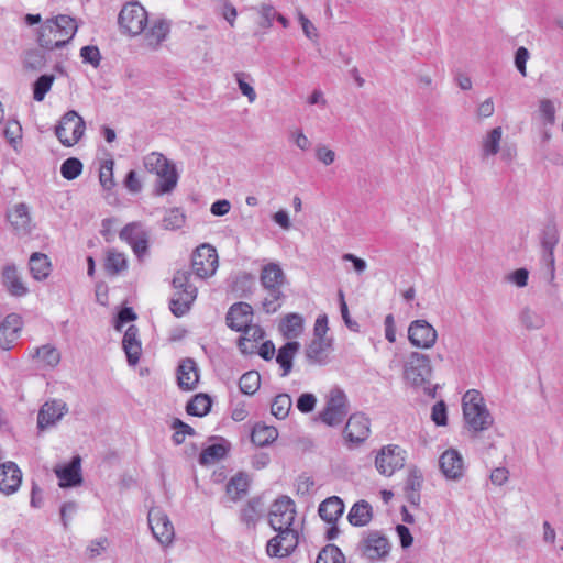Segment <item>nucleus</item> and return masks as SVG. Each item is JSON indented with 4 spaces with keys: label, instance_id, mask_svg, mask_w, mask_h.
<instances>
[{
    "label": "nucleus",
    "instance_id": "423d86ee",
    "mask_svg": "<svg viewBox=\"0 0 563 563\" xmlns=\"http://www.w3.org/2000/svg\"><path fill=\"white\" fill-rule=\"evenodd\" d=\"M147 23V12L137 1L125 3L118 15V24L121 33L129 36L142 34Z\"/></svg>",
    "mask_w": 563,
    "mask_h": 563
},
{
    "label": "nucleus",
    "instance_id": "20e7f679",
    "mask_svg": "<svg viewBox=\"0 0 563 563\" xmlns=\"http://www.w3.org/2000/svg\"><path fill=\"white\" fill-rule=\"evenodd\" d=\"M191 272L177 271L173 278L175 292L170 299V311L176 317L186 314L197 298V288L189 283Z\"/></svg>",
    "mask_w": 563,
    "mask_h": 563
},
{
    "label": "nucleus",
    "instance_id": "6ab92c4d",
    "mask_svg": "<svg viewBox=\"0 0 563 563\" xmlns=\"http://www.w3.org/2000/svg\"><path fill=\"white\" fill-rule=\"evenodd\" d=\"M439 466L446 479L459 481L464 475V459L455 449H449L441 454Z\"/></svg>",
    "mask_w": 563,
    "mask_h": 563
},
{
    "label": "nucleus",
    "instance_id": "cd10ccee",
    "mask_svg": "<svg viewBox=\"0 0 563 563\" xmlns=\"http://www.w3.org/2000/svg\"><path fill=\"white\" fill-rule=\"evenodd\" d=\"M197 364L191 358L181 361L177 369L178 386L184 390H191L198 383Z\"/></svg>",
    "mask_w": 563,
    "mask_h": 563
},
{
    "label": "nucleus",
    "instance_id": "6e6d98bb",
    "mask_svg": "<svg viewBox=\"0 0 563 563\" xmlns=\"http://www.w3.org/2000/svg\"><path fill=\"white\" fill-rule=\"evenodd\" d=\"M113 166L114 162L112 159H108L104 161L100 167L99 180L101 186L107 190L112 189L114 186Z\"/></svg>",
    "mask_w": 563,
    "mask_h": 563
},
{
    "label": "nucleus",
    "instance_id": "864d4df0",
    "mask_svg": "<svg viewBox=\"0 0 563 563\" xmlns=\"http://www.w3.org/2000/svg\"><path fill=\"white\" fill-rule=\"evenodd\" d=\"M82 172V163L76 157L65 159L60 166V174L67 180L77 178Z\"/></svg>",
    "mask_w": 563,
    "mask_h": 563
},
{
    "label": "nucleus",
    "instance_id": "8fccbe9b",
    "mask_svg": "<svg viewBox=\"0 0 563 563\" xmlns=\"http://www.w3.org/2000/svg\"><path fill=\"white\" fill-rule=\"evenodd\" d=\"M316 563H345V558L336 545L328 544L320 551Z\"/></svg>",
    "mask_w": 563,
    "mask_h": 563
},
{
    "label": "nucleus",
    "instance_id": "c9c22d12",
    "mask_svg": "<svg viewBox=\"0 0 563 563\" xmlns=\"http://www.w3.org/2000/svg\"><path fill=\"white\" fill-rule=\"evenodd\" d=\"M373 518V508L366 500L355 503L349 511L347 520L354 527H364Z\"/></svg>",
    "mask_w": 563,
    "mask_h": 563
},
{
    "label": "nucleus",
    "instance_id": "de8ad7c7",
    "mask_svg": "<svg viewBox=\"0 0 563 563\" xmlns=\"http://www.w3.org/2000/svg\"><path fill=\"white\" fill-rule=\"evenodd\" d=\"M292 406V400L288 394L277 395L271 406L272 415L277 419H285Z\"/></svg>",
    "mask_w": 563,
    "mask_h": 563
},
{
    "label": "nucleus",
    "instance_id": "dca6fc26",
    "mask_svg": "<svg viewBox=\"0 0 563 563\" xmlns=\"http://www.w3.org/2000/svg\"><path fill=\"white\" fill-rule=\"evenodd\" d=\"M277 531L278 534L267 542V554L274 558L288 556L298 545V531L294 528Z\"/></svg>",
    "mask_w": 563,
    "mask_h": 563
},
{
    "label": "nucleus",
    "instance_id": "603ef678",
    "mask_svg": "<svg viewBox=\"0 0 563 563\" xmlns=\"http://www.w3.org/2000/svg\"><path fill=\"white\" fill-rule=\"evenodd\" d=\"M55 80L54 75H42L33 85V98L36 101H42L46 93L51 90V87Z\"/></svg>",
    "mask_w": 563,
    "mask_h": 563
},
{
    "label": "nucleus",
    "instance_id": "6e6552de",
    "mask_svg": "<svg viewBox=\"0 0 563 563\" xmlns=\"http://www.w3.org/2000/svg\"><path fill=\"white\" fill-rule=\"evenodd\" d=\"M84 119L75 111H67L55 128V134L64 146H73L79 142L85 133Z\"/></svg>",
    "mask_w": 563,
    "mask_h": 563
},
{
    "label": "nucleus",
    "instance_id": "4468645a",
    "mask_svg": "<svg viewBox=\"0 0 563 563\" xmlns=\"http://www.w3.org/2000/svg\"><path fill=\"white\" fill-rule=\"evenodd\" d=\"M147 519L154 538L162 545H169L174 540L175 531L168 516L159 508H152L148 511Z\"/></svg>",
    "mask_w": 563,
    "mask_h": 563
},
{
    "label": "nucleus",
    "instance_id": "a878e982",
    "mask_svg": "<svg viewBox=\"0 0 563 563\" xmlns=\"http://www.w3.org/2000/svg\"><path fill=\"white\" fill-rule=\"evenodd\" d=\"M170 26V21L166 19L161 18L154 20L144 35L146 46L154 51L157 49L167 38Z\"/></svg>",
    "mask_w": 563,
    "mask_h": 563
},
{
    "label": "nucleus",
    "instance_id": "2eb2a0df",
    "mask_svg": "<svg viewBox=\"0 0 563 563\" xmlns=\"http://www.w3.org/2000/svg\"><path fill=\"white\" fill-rule=\"evenodd\" d=\"M358 550L369 561H378L389 553L390 544L379 531H369L360 542Z\"/></svg>",
    "mask_w": 563,
    "mask_h": 563
},
{
    "label": "nucleus",
    "instance_id": "0eeeda50",
    "mask_svg": "<svg viewBox=\"0 0 563 563\" xmlns=\"http://www.w3.org/2000/svg\"><path fill=\"white\" fill-rule=\"evenodd\" d=\"M431 374L432 366L428 355L419 352H411L408 355L404 366V377L409 384L427 390L426 385L429 384Z\"/></svg>",
    "mask_w": 563,
    "mask_h": 563
},
{
    "label": "nucleus",
    "instance_id": "052dcab7",
    "mask_svg": "<svg viewBox=\"0 0 563 563\" xmlns=\"http://www.w3.org/2000/svg\"><path fill=\"white\" fill-rule=\"evenodd\" d=\"M234 76L241 93L247 98L250 103H253L257 96L252 85L244 80L246 75L244 73H236Z\"/></svg>",
    "mask_w": 563,
    "mask_h": 563
},
{
    "label": "nucleus",
    "instance_id": "5fc2aeb1",
    "mask_svg": "<svg viewBox=\"0 0 563 563\" xmlns=\"http://www.w3.org/2000/svg\"><path fill=\"white\" fill-rule=\"evenodd\" d=\"M185 223V214L177 208L169 209L163 219V228L166 230H177Z\"/></svg>",
    "mask_w": 563,
    "mask_h": 563
},
{
    "label": "nucleus",
    "instance_id": "680f3d73",
    "mask_svg": "<svg viewBox=\"0 0 563 563\" xmlns=\"http://www.w3.org/2000/svg\"><path fill=\"white\" fill-rule=\"evenodd\" d=\"M540 114L545 124H554L555 122V107L553 102L549 99H544L540 102L539 106Z\"/></svg>",
    "mask_w": 563,
    "mask_h": 563
},
{
    "label": "nucleus",
    "instance_id": "58836bf2",
    "mask_svg": "<svg viewBox=\"0 0 563 563\" xmlns=\"http://www.w3.org/2000/svg\"><path fill=\"white\" fill-rule=\"evenodd\" d=\"M501 137L503 129L500 126L494 128L487 132L481 143L483 158L495 156L499 152Z\"/></svg>",
    "mask_w": 563,
    "mask_h": 563
},
{
    "label": "nucleus",
    "instance_id": "37998d69",
    "mask_svg": "<svg viewBox=\"0 0 563 563\" xmlns=\"http://www.w3.org/2000/svg\"><path fill=\"white\" fill-rule=\"evenodd\" d=\"M106 271L111 275H118L128 268L125 255L115 250H109L104 263Z\"/></svg>",
    "mask_w": 563,
    "mask_h": 563
},
{
    "label": "nucleus",
    "instance_id": "412c9836",
    "mask_svg": "<svg viewBox=\"0 0 563 563\" xmlns=\"http://www.w3.org/2000/svg\"><path fill=\"white\" fill-rule=\"evenodd\" d=\"M7 219L15 234L25 236L31 233V216L29 207L25 203L20 202L10 208L7 212Z\"/></svg>",
    "mask_w": 563,
    "mask_h": 563
},
{
    "label": "nucleus",
    "instance_id": "7c9ffc66",
    "mask_svg": "<svg viewBox=\"0 0 563 563\" xmlns=\"http://www.w3.org/2000/svg\"><path fill=\"white\" fill-rule=\"evenodd\" d=\"M319 516L328 523H335L344 512V504L338 496L324 499L318 509Z\"/></svg>",
    "mask_w": 563,
    "mask_h": 563
},
{
    "label": "nucleus",
    "instance_id": "4be33fe9",
    "mask_svg": "<svg viewBox=\"0 0 563 563\" xmlns=\"http://www.w3.org/2000/svg\"><path fill=\"white\" fill-rule=\"evenodd\" d=\"M369 420L364 415H352L345 426V439L354 444L364 442L369 435Z\"/></svg>",
    "mask_w": 563,
    "mask_h": 563
},
{
    "label": "nucleus",
    "instance_id": "f704fd0d",
    "mask_svg": "<svg viewBox=\"0 0 563 563\" xmlns=\"http://www.w3.org/2000/svg\"><path fill=\"white\" fill-rule=\"evenodd\" d=\"M279 331L284 338L295 341L303 332L302 316L295 312L286 314L279 323Z\"/></svg>",
    "mask_w": 563,
    "mask_h": 563
},
{
    "label": "nucleus",
    "instance_id": "13d9d810",
    "mask_svg": "<svg viewBox=\"0 0 563 563\" xmlns=\"http://www.w3.org/2000/svg\"><path fill=\"white\" fill-rule=\"evenodd\" d=\"M256 11L261 15L258 25L264 29H271L273 26L275 15H277L275 8L272 4H261L256 8Z\"/></svg>",
    "mask_w": 563,
    "mask_h": 563
},
{
    "label": "nucleus",
    "instance_id": "4c0bfd02",
    "mask_svg": "<svg viewBox=\"0 0 563 563\" xmlns=\"http://www.w3.org/2000/svg\"><path fill=\"white\" fill-rule=\"evenodd\" d=\"M30 272L34 279L44 280L51 273V261L46 254L35 252L30 256Z\"/></svg>",
    "mask_w": 563,
    "mask_h": 563
},
{
    "label": "nucleus",
    "instance_id": "a211bd4d",
    "mask_svg": "<svg viewBox=\"0 0 563 563\" xmlns=\"http://www.w3.org/2000/svg\"><path fill=\"white\" fill-rule=\"evenodd\" d=\"M332 351V339H312L306 346L305 356L310 365L325 366L331 361Z\"/></svg>",
    "mask_w": 563,
    "mask_h": 563
},
{
    "label": "nucleus",
    "instance_id": "bf43d9fd",
    "mask_svg": "<svg viewBox=\"0 0 563 563\" xmlns=\"http://www.w3.org/2000/svg\"><path fill=\"white\" fill-rule=\"evenodd\" d=\"M80 56L85 63L91 64L93 67L99 66L101 60L100 51L97 46L88 45L80 49Z\"/></svg>",
    "mask_w": 563,
    "mask_h": 563
},
{
    "label": "nucleus",
    "instance_id": "f8f14e48",
    "mask_svg": "<svg viewBox=\"0 0 563 563\" xmlns=\"http://www.w3.org/2000/svg\"><path fill=\"white\" fill-rule=\"evenodd\" d=\"M296 517V506L291 498L282 496L274 501L269 511V525L274 530L291 528Z\"/></svg>",
    "mask_w": 563,
    "mask_h": 563
},
{
    "label": "nucleus",
    "instance_id": "9b49d317",
    "mask_svg": "<svg viewBox=\"0 0 563 563\" xmlns=\"http://www.w3.org/2000/svg\"><path fill=\"white\" fill-rule=\"evenodd\" d=\"M406 461V451L399 445L389 444L380 449L375 459L377 471L385 475L391 476L397 470L404 467Z\"/></svg>",
    "mask_w": 563,
    "mask_h": 563
},
{
    "label": "nucleus",
    "instance_id": "338daca9",
    "mask_svg": "<svg viewBox=\"0 0 563 563\" xmlns=\"http://www.w3.org/2000/svg\"><path fill=\"white\" fill-rule=\"evenodd\" d=\"M431 418L437 426H445L448 422L446 406L444 401H438L432 407Z\"/></svg>",
    "mask_w": 563,
    "mask_h": 563
},
{
    "label": "nucleus",
    "instance_id": "f257e3e1",
    "mask_svg": "<svg viewBox=\"0 0 563 563\" xmlns=\"http://www.w3.org/2000/svg\"><path fill=\"white\" fill-rule=\"evenodd\" d=\"M77 32L75 20L65 14L47 20L40 29L37 42L46 49L62 48L70 42Z\"/></svg>",
    "mask_w": 563,
    "mask_h": 563
},
{
    "label": "nucleus",
    "instance_id": "c85d7f7f",
    "mask_svg": "<svg viewBox=\"0 0 563 563\" xmlns=\"http://www.w3.org/2000/svg\"><path fill=\"white\" fill-rule=\"evenodd\" d=\"M3 285L15 297H23L29 292L27 287L24 285L15 265L10 264L4 266L2 272Z\"/></svg>",
    "mask_w": 563,
    "mask_h": 563
},
{
    "label": "nucleus",
    "instance_id": "39448f33",
    "mask_svg": "<svg viewBox=\"0 0 563 563\" xmlns=\"http://www.w3.org/2000/svg\"><path fill=\"white\" fill-rule=\"evenodd\" d=\"M144 166L157 175L159 194L170 192L177 185L178 175L175 166L161 153L152 152L144 157Z\"/></svg>",
    "mask_w": 563,
    "mask_h": 563
},
{
    "label": "nucleus",
    "instance_id": "f3484780",
    "mask_svg": "<svg viewBox=\"0 0 563 563\" xmlns=\"http://www.w3.org/2000/svg\"><path fill=\"white\" fill-rule=\"evenodd\" d=\"M408 339L419 349H431L438 339L435 329L426 320H415L409 324Z\"/></svg>",
    "mask_w": 563,
    "mask_h": 563
},
{
    "label": "nucleus",
    "instance_id": "09e8293b",
    "mask_svg": "<svg viewBox=\"0 0 563 563\" xmlns=\"http://www.w3.org/2000/svg\"><path fill=\"white\" fill-rule=\"evenodd\" d=\"M260 385L261 376L255 371L244 373L239 380L240 390L245 395L255 394L258 390Z\"/></svg>",
    "mask_w": 563,
    "mask_h": 563
},
{
    "label": "nucleus",
    "instance_id": "b1692460",
    "mask_svg": "<svg viewBox=\"0 0 563 563\" xmlns=\"http://www.w3.org/2000/svg\"><path fill=\"white\" fill-rule=\"evenodd\" d=\"M225 319L229 328L241 332L252 322L253 309L246 302H236L230 307Z\"/></svg>",
    "mask_w": 563,
    "mask_h": 563
},
{
    "label": "nucleus",
    "instance_id": "3c124183",
    "mask_svg": "<svg viewBox=\"0 0 563 563\" xmlns=\"http://www.w3.org/2000/svg\"><path fill=\"white\" fill-rule=\"evenodd\" d=\"M46 64V57L43 52L38 49L27 51L24 55L23 65L29 70H41Z\"/></svg>",
    "mask_w": 563,
    "mask_h": 563
},
{
    "label": "nucleus",
    "instance_id": "a18cd8bd",
    "mask_svg": "<svg viewBox=\"0 0 563 563\" xmlns=\"http://www.w3.org/2000/svg\"><path fill=\"white\" fill-rule=\"evenodd\" d=\"M228 448L223 443H214L203 449L199 455V463L202 465L213 464L223 459Z\"/></svg>",
    "mask_w": 563,
    "mask_h": 563
},
{
    "label": "nucleus",
    "instance_id": "473e14b6",
    "mask_svg": "<svg viewBox=\"0 0 563 563\" xmlns=\"http://www.w3.org/2000/svg\"><path fill=\"white\" fill-rule=\"evenodd\" d=\"M300 350V343L298 341H289L286 344H284L282 347H279L277 355H276V362L280 366L282 369V376L286 377L289 375V373L292 369V363L296 354Z\"/></svg>",
    "mask_w": 563,
    "mask_h": 563
},
{
    "label": "nucleus",
    "instance_id": "393cba45",
    "mask_svg": "<svg viewBox=\"0 0 563 563\" xmlns=\"http://www.w3.org/2000/svg\"><path fill=\"white\" fill-rule=\"evenodd\" d=\"M22 482V473L14 462H7L0 466V492L5 495L15 493Z\"/></svg>",
    "mask_w": 563,
    "mask_h": 563
},
{
    "label": "nucleus",
    "instance_id": "774afa93",
    "mask_svg": "<svg viewBox=\"0 0 563 563\" xmlns=\"http://www.w3.org/2000/svg\"><path fill=\"white\" fill-rule=\"evenodd\" d=\"M530 57L529 51L520 46L515 53V65L518 71L525 77L527 76L526 64Z\"/></svg>",
    "mask_w": 563,
    "mask_h": 563
},
{
    "label": "nucleus",
    "instance_id": "4d7b16f0",
    "mask_svg": "<svg viewBox=\"0 0 563 563\" xmlns=\"http://www.w3.org/2000/svg\"><path fill=\"white\" fill-rule=\"evenodd\" d=\"M172 428L175 430V433L173 434V441L177 445L185 441L186 434H195V430L189 424L183 422L180 419H175L173 421Z\"/></svg>",
    "mask_w": 563,
    "mask_h": 563
},
{
    "label": "nucleus",
    "instance_id": "ea45409f",
    "mask_svg": "<svg viewBox=\"0 0 563 563\" xmlns=\"http://www.w3.org/2000/svg\"><path fill=\"white\" fill-rule=\"evenodd\" d=\"M278 437V431L273 426L256 423L251 433L252 442L257 446H266L273 443Z\"/></svg>",
    "mask_w": 563,
    "mask_h": 563
},
{
    "label": "nucleus",
    "instance_id": "aec40b11",
    "mask_svg": "<svg viewBox=\"0 0 563 563\" xmlns=\"http://www.w3.org/2000/svg\"><path fill=\"white\" fill-rule=\"evenodd\" d=\"M68 411L67 404L60 399H53L46 401L40 408L37 415V428L44 430L54 426L59 421Z\"/></svg>",
    "mask_w": 563,
    "mask_h": 563
},
{
    "label": "nucleus",
    "instance_id": "5701e85b",
    "mask_svg": "<svg viewBox=\"0 0 563 563\" xmlns=\"http://www.w3.org/2000/svg\"><path fill=\"white\" fill-rule=\"evenodd\" d=\"M22 330V320L15 313L8 314L0 323V347L9 351Z\"/></svg>",
    "mask_w": 563,
    "mask_h": 563
},
{
    "label": "nucleus",
    "instance_id": "e2e57ef3",
    "mask_svg": "<svg viewBox=\"0 0 563 563\" xmlns=\"http://www.w3.org/2000/svg\"><path fill=\"white\" fill-rule=\"evenodd\" d=\"M506 279L519 288L528 285L529 272L527 268H518L507 275Z\"/></svg>",
    "mask_w": 563,
    "mask_h": 563
},
{
    "label": "nucleus",
    "instance_id": "c756f323",
    "mask_svg": "<svg viewBox=\"0 0 563 563\" xmlns=\"http://www.w3.org/2000/svg\"><path fill=\"white\" fill-rule=\"evenodd\" d=\"M139 331L134 325L128 328L124 333L122 345L130 365H136L140 361L142 347L137 338Z\"/></svg>",
    "mask_w": 563,
    "mask_h": 563
},
{
    "label": "nucleus",
    "instance_id": "a19ab883",
    "mask_svg": "<svg viewBox=\"0 0 563 563\" xmlns=\"http://www.w3.org/2000/svg\"><path fill=\"white\" fill-rule=\"evenodd\" d=\"M249 477L243 473L234 475L227 484V494L232 500H239L242 498L249 489Z\"/></svg>",
    "mask_w": 563,
    "mask_h": 563
},
{
    "label": "nucleus",
    "instance_id": "9d476101",
    "mask_svg": "<svg viewBox=\"0 0 563 563\" xmlns=\"http://www.w3.org/2000/svg\"><path fill=\"white\" fill-rule=\"evenodd\" d=\"M559 243V231L555 225H547L541 235L542 264L544 265V279L548 284L554 285L555 258L554 249Z\"/></svg>",
    "mask_w": 563,
    "mask_h": 563
},
{
    "label": "nucleus",
    "instance_id": "e433bc0d",
    "mask_svg": "<svg viewBox=\"0 0 563 563\" xmlns=\"http://www.w3.org/2000/svg\"><path fill=\"white\" fill-rule=\"evenodd\" d=\"M518 320L520 324L528 331L540 330L547 323L545 317L541 312L529 306H525L519 311Z\"/></svg>",
    "mask_w": 563,
    "mask_h": 563
},
{
    "label": "nucleus",
    "instance_id": "1a4fd4ad",
    "mask_svg": "<svg viewBox=\"0 0 563 563\" xmlns=\"http://www.w3.org/2000/svg\"><path fill=\"white\" fill-rule=\"evenodd\" d=\"M347 412L346 395L343 390L334 388L329 393L325 407L320 412V419L325 424L334 427L343 422Z\"/></svg>",
    "mask_w": 563,
    "mask_h": 563
},
{
    "label": "nucleus",
    "instance_id": "f03ea898",
    "mask_svg": "<svg viewBox=\"0 0 563 563\" xmlns=\"http://www.w3.org/2000/svg\"><path fill=\"white\" fill-rule=\"evenodd\" d=\"M260 283L266 292L262 308L268 314L275 313L285 298L283 287L287 283L286 275L278 264L269 263L263 266Z\"/></svg>",
    "mask_w": 563,
    "mask_h": 563
},
{
    "label": "nucleus",
    "instance_id": "49530a36",
    "mask_svg": "<svg viewBox=\"0 0 563 563\" xmlns=\"http://www.w3.org/2000/svg\"><path fill=\"white\" fill-rule=\"evenodd\" d=\"M211 408V399L208 395H196L186 407L188 415L202 417L209 412Z\"/></svg>",
    "mask_w": 563,
    "mask_h": 563
},
{
    "label": "nucleus",
    "instance_id": "bb28decb",
    "mask_svg": "<svg viewBox=\"0 0 563 563\" xmlns=\"http://www.w3.org/2000/svg\"><path fill=\"white\" fill-rule=\"evenodd\" d=\"M80 456L76 455L67 465L55 470L56 476L60 481V487H73L81 484L82 477L80 472Z\"/></svg>",
    "mask_w": 563,
    "mask_h": 563
},
{
    "label": "nucleus",
    "instance_id": "69168bd1",
    "mask_svg": "<svg viewBox=\"0 0 563 563\" xmlns=\"http://www.w3.org/2000/svg\"><path fill=\"white\" fill-rule=\"evenodd\" d=\"M421 487H422V475L417 468H413L410 471V473L407 477L406 485H405V492H420Z\"/></svg>",
    "mask_w": 563,
    "mask_h": 563
},
{
    "label": "nucleus",
    "instance_id": "72a5a7b5",
    "mask_svg": "<svg viewBox=\"0 0 563 563\" xmlns=\"http://www.w3.org/2000/svg\"><path fill=\"white\" fill-rule=\"evenodd\" d=\"M264 514V501L261 497L251 498L241 509L240 519L247 528H254Z\"/></svg>",
    "mask_w": 563,
    "mask_h": 563
},
{
    "label": "nucleus",
    "instance_id": "7ed1b4c3",
    "mask_svg": "<svg viewBox=\"0 0 563 563\" xmlns=\"http://www.w3.org/2000/svg\"><path fill=\"white\" fill-rule=\"evenodd\" d=\"M462 409L465 423L473 432L485 431L494 422V418L478 390L471 389L464 394Z\"/></svg>",
    "mask_w": 563,
    "mask_h": 563
},
{
    "label": "nucleus",
    "instance_id": "ddd939ff",
    "mask_svg": "<svg viewBox=\"0 0 563 563\" xmlns=\"http://www.w3.org/2000/svg\"><path fill=\"white\" fill-rule=\"evenodd\" d=\"M192 271L200 278L212 276L218 267L217 250L210 244H201L192 254Z\"/></svg>",
    "mask_w": 563,
    "mask_h": 563
},
{
    "label": "nucleus",
    "instance_id": "79ce46f5",
    "mask_svg": "<svg viewBox=\"0 0 563 563\" xmlns=\"http://www.w3.org/2000/svg\"><path fill=\"white\" fill-rule=\"evenodd\" d=\"M32 357H36L46 367H56L60 362V353L58 350L51 345L45 344L34 350Z\"/></svg>",
    "mask_w": 563,
    "mask_h": 563
},
{
    "label": "nucleus",
    "instance_id": "0e129e2a",
    "mask_svg": "<svg viewBox=\"0 0 563 563\" xmlns=\"http://www.w3.org/2000/svg\"><path fill=\"white\" fill-rule=\"evenodd\" d=\"M317 404V398L313 394L305 393L299 396L297 400V408L302 413H309L311 412Z\"/></svg>",
    "mask_w": 563,
    "mask_h": 563
},
{
    "label": "nucleus",
    "instance_id": "c03bdc74",
    "mask_svg": "<svg viewBox=\"0 0 563 563\" xmlns=\"http://www.w3.org/2000/svg\"><path fill=\"white\" fill-rule=\"evenodd\" d=\"M122 241L131 244L144 239H150L148 232L143 228L140 222L128 223L119 233Z\"/></svg>",
    "mask_w": 563,
    "mask_h": 563
},
{
    "label": "nucleus",
    "instance_id": "2f4dec72",
    "mask_svg": "<svg viewBox=\"0 0 563 563\" xmlns=\"http://www.w3.org/2000/svg\"><path fill=\"white\" fill-rule=\"evenodd\" d=\"M243 335L239 339L238 346L243 354H251L256 349V343L264 338V330L252 322L243 329Z\"/></svg>",
    "mask_w": 563,
    "mask_h": 563
}]
</instances>
